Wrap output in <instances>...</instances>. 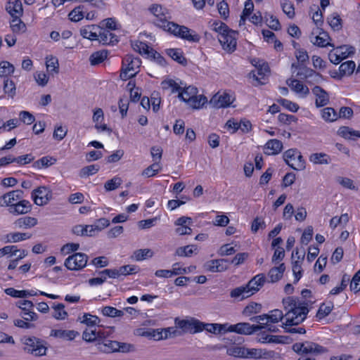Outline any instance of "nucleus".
<instances>
[{
  "mask_svg": "<svg viewBox=\"0 0 360 360\" xmlns=\"http://www.w3.org/2000/svg\"><path fill=\"white\" fill-rule=\"evenodd\" d=\"M284 309L286 311L285 314L286 331L290 333L304 334L306 330L304 328H295L302 323L309 313L308 304L295 297H288L283 299Z\"/></svg>",
  "mask_w": 360,
  "mask_h": 360,
  "instance_id": "obj_1",
  "label": "nucleus"
},
{
  "mask_svg": "<svg viewBox=\"0 0 360 360\" xmlns=\"http://www.w3.org/2000/svg\"><path fill=\"white\" fill-rule=\"evenodd\" d=\"M198 90L194 86L182 88L178 98L185 102L193 109H200L207 102V98L203 95H198Z\"/></svg>",
  "mask_w": 360,
  "mask_h": 360,
  "instance_id": "obj_2",
  "label": "nucleus"
},
{
  "mask_svg": "<svg viewBox=\"0 0 360 360\" xmlns=\"http://www.w3.org/2000/svg\"><path fill=\"white\" fill-rule=\"evenodd\" d=\"M141 61L139 58L133 55H127L122 60V66L120 72V78L122 80L129 79L136 75L139 72Z\"/></svg>",
  "mask_w": 360,
  "mask_h": 360,
  "instance_id": "obj_3",
  "label": "nucleus"
},
{
  "mask_svg": "<svg viewBox=\"0 0 360 360\" xmlns=\"http://www.w3.org/2000/svg\"><path fill=\"white\" fill-rule=\"evenodd\" d=\"M25 347L23 350L36 357H40L46 355L47 347L46 342L37 337L24 338L23 342Z\"/></svg>",
  "mask_w": 360,
  "mask_h": 360,
  "instance_id": "obj_4",
  "label": "nucleus"
},
{
  "mask_svg": "<svg viewBox=\"0 0 360 360\" xmlns=\"http://www.w3.org/2000/svg\"><path fill=\"white\" fill-rule=\"evenodd\" d=\"M149 12L155 17L153 23L164 30H167L169 25L173 22H169V20L171 18L169 13L166 8H164L162 5L154 4L148 8Z\"/></svg>",
  "mask_w": 360,
  "mask_h": 360,
  "instance_id": "obj_5",
  "label": "nucleus"
},
{
  "mask_svg": "<svg viewBox=\"0 0 360 360\" xmlns=\"http://www.w3.org/2000/svg\"><path fill=\"white\" fill-rule=\"evenodd\" d=\"M168 25H169V27L167 28V31L176 37H180L189 42L195 43L198 42L200 39V35L197 34L195 31L192 30L186 26L179 25L174 22L169 24Z\"/></svg>",
  "mask_w": 360,
  "mask_h": 360,
  "instance_id": "obj_6",
  "label": "nucleus"
},
{
  "mask_svg": "<svg viewBox=\"0 0 360 360\" xmlns=\"http://www.w3.org/2000/svg\"><path fill=\"white\" fill-rule=\"evenodd\" d=\"M292 349L295 352L302 354H310L312 355H320L327 352V349L313 342L305 341L297 342L293 345Z\"/></svg>",
  "mask_w": 360,
  "mask_h": 360,
  "instance_id": "obj_7",
  "label": "nucleus"
},
{
  "mask_svg": "<svg viewBox=\"0 0 360 360\" xmlns=\"http://www.w3.org/2000/svg\"><path fill=\"white\" fill-rule=\"evenodd\" d=\"M174 323L176 327L181 328L184 333L195 334L202 331L203 322L195 318L180 319L176 318Z\"/></svg>",
  "mask_w": 360,
  "mask_h": 360,
  "instance_id": "obj_8",
  "label": "nucleus"
},
{
  "mask_svg": "<svg viewBox=\"0 0 360 360\" xmlns=\"http://www.w3.org/2000/svg\"><path fill=\"white\" fill-rule=\"evenodd\" d=\"M284 160L295 170L300 171L305 168V161L301 153L296 149H289L284 153Z\"/></svg>",
  "mask_w": 360,
  "mask_h": 360,
  "instance_id": "obj_9",
  "label": "nucleus"
},
{
  "mask_svg": "<svg viewBox=\"0 0 360 360\" xmlns=\"http://www.w3.org/2000/svg\"><path fill=\"white\" fill-rule=\"evenodd\" d=\"M88 256L82 252L74 253L65 260V266L71 271H78L86 266Z\"/></svg>",
  "mask_w": 360,
  "mask_h": 360,
  "instance_id": "obj_10",
  "label": "nucleus"
},
{
  "mask_svg": "<svg viewBox=\"0 0 360 360\" xmlns=\"http://www.w3.org/2000/svg\"><path fill=\"white\" fill-rule=\"evenodd\" d=\"M32 198L37 205L43 206L52 198V192L46 186H39L32 191Z\"/></svg>",
  "mask_w": 360,
  "mask_h": 360,
  "instance_id": "obj_11",
  "label": "nucleus"
},
{
  "mask_svg": "<svg viewBox=\"0 0 360 360\" xmlns=\"http://www.w3.org/2000/svg\"><path fill=\"white\" fill-rule=\"evenodd\" d=\"M237 35V32L229 30L225 34L218 36V39L224 50L233 52L236 48Z\"/></svg>",
  "mask_w": 360,
  "mask_h": 360,
  "instance_id": "obj_12",
  "label": "nucleus"
},
{
  "mask_svg": "<svg viewBox=\"0 0 360 360\" xmlns=\"http://www.w3.org/2000/svg\"><path fill=\"white\" fill-rule=\"evenodd\" d=\"M17 306L22 309L20 316L25 321H36L38 315L32 311L34 304L30 300H20L17 302Z\"/></svg>",
  "mask_w": 360,
  "mask_h": 360,
  "instance_id": "obj_13",
  "label": "nucleus"
},
{
  "mask_svg": "<svg viewBox=\"0 0 360 360\" xmlns=\"http://www.w3.org/2000/svg\"><path fill=\"white\" fill-rule=\"evenodd\" d=\"M23 197V191L15 190L8 192L0 197V205L6 206L11 208L15 205Z\"/></svg>",
  "mask_w": 360,
  "mask_h": 360,
  "instance_id": "obj_14",
  "label": "nucleus"
},
{
  "mask_svg": "<svg viewBox=\"0 0 360 360\" xmlns=\"http://www.w3.org/2000/svg\"><path fill=\"white\" fill-rule=\"evenodd\" d=\"M265 326L250 325L249 323L242 322L233 325L230 328V332H234L241 335H251L255 332L259 331Z\"/></svg>",
  "mask_w": 360,
  "mask_h": 360,
  "instance_id": "obj_15",
  "label": "nucleus"
},
{
  "mask_svg": "<svg viewBox=\"0 0 360 360\" xmlns=\"http://www.w3.org/2000/svg\"><path fill=\"white\" fill-rule=\"evenodd\" d=\"M229 260L226 259H218L207 261L203 265L205 271L212 273L223 272L228 269Z\"/></svg>",
  "mask_w": 360,
  "mask_h": 360,
  "instance_id": "obj_16",
  "label": "nucleus"
},
{
  "mask_svg": "<svg viewBox=\"0 0 360 360\" xmlns=\"http://www.w3.org/2000/svg\"><path fill=\"white\" fill-rule=\"evenodd\" d=\"M310 41L314 45H316L320 47H326V46H332L334 47L333 44L327 41L328 39H330V37L327 32L319 30V28L316 29V31H313L309 36Z\"/></svg>",
  "mask_w": 360,
  "mask_h": 360,
  "instance_id": "obj_17",
  "label": "nucleus"
},
{
  "mask_svg": "<svg viewBox=\"0 0 360 360\" xmlns=\"http://www.w3.org/2000/svg\"><path fill=\"white\" fill-rule=\"evenodd\" d=\"M312 93L316 97L315 105L317 108L326 106L329 103V94L322 87L315 86L312 89Z\"/></svg>",
  "mask_w": 360,
  "mask_h": 360,
  "instance_id": "obj_18",
  "label": "nucleus"
},
{
  "mask_svg": "<svg viewBox=\"0 0 360 360\" xmlns=\"http://www.w3.org/2000/svg\"><path fill=\"white\" fill-rule=\"evenodd\" d=\"M232 102L231 96L227 93L217 94L210 100V103L216 108H227Z\"/></svg>",
  "mask_w": 360,
  "mask_h": 360,
  "instance_id": "obj_19",
  "label": "nucleus"
},
{
  "mask_svg": "<svg viewBox=\"0 0 360 360\" xmlns=\"http://www.w3.org/2000/svg\"><path fill=\"white\" fill-rule=\"evenodd\" d=\"M32 209L31 203L26 200H20L15 205L8 208L9 213L14 215L24 214L30 212Z\"/></svg>",
  "mask_w": 360,
  "mask_h": 360,
  "instance_id": "obj_20",
  "label": "nucleus"
},
{
  "mask_svg": "<svg viewBox=\"0 0 360 360\" xmlns=\"http://www.w3.org/2000/svg\"><path fill=\"white\" fill-rule=\"evenodd\" d=\"M265 281L264 275L259 274L252 278L248 284L245 285V287L249 291V293H251V295H252L264 285Z\"/></svg>",
  "mask_w": 360,
  "mask_h": 360,
  "instance_id": "obj_21",
  "label": "nucleus"
},
{
  "mask_svg": "<svg viewBox=\"0 0 360 360\" xmlns=\"http://www.w3.org/2000/svg\"><path fill=\"white\" fill-rule=\"evenodd\" d=\"M6 10L13 18L20 17L23 13L22 5L20 0H9Z\"/></svg>",
  "mask_w": 360,
  "mask_h": 360,
  "instance_id": "obj_22",
  "label": "nucleus"
},
{
  "mask_svg": "<svg viewBox=\"0 0 360 360\" xmlns=\"http://www.w3.org/2000/svg\"><path fill=\"white\" fill-rule=\"evenodd\" d=\"M98 40L103 44H114L118 41V37L110 30L100 27Z\"/></svg>",
  "mask_w": 360,
  "mask_h": 360,
  "instance_id": "obj_23",
  "label": "nucleus"
},
{
  "mask_svg": "<svg viewBox=\"0 0 360 360\" xmlns=\"http://www.w3.org/2000/svg\"><path fill=\"white\" fill-rule=\"evenodd\" d=\"M269 72V68L266 63L262 64V65L257 69V71H251L250 77L255 79L258 84H264L265 82L262 81Z\"/></svg>",
  "mask_w": 360,
  "mask_h": 360,
  "instance_id": "obj_24",
  "label": "nucleus"
},
{
  "mask_svg": "<svg viewBox=\"0 0 360 360\" xmlns=\"http://www.w3.org/2000/svg\"><path fill=\"white\" fill-rule=\"evenodd\" d=\"M287 84L292 91L300 94L302 97H306L309 94V88L297 79H289Z\"/></svg>",
  "mask_w": 360,
  "mask_h": 360,
  "instance_id": "obj_25",
  "label": "nucleus"
},
{
  "mask_svg": "<svg viewBox=\"0 0 360 360\" xmlns=\"http://www.w3.org/2000/svg\"><path fill=\"white\" fill-rule=\"evenodd\" d=\"M99 29L100 27H98L95 25L84 26L81 28L80 34L84 38L90 39L91 41L98 40V34H97L96 30Z\"/></svg>",
  "mask_w": 360,
  "mask_h": 360,
  "instance_id": "obj_26",
  "label": "nucleus"
},
{
  "mask_svg": "<svg viewBox=\"0 0 360 360\" xmlns=\"http://www.w3.org/2000/svg\"><path fill=\"white\" fill-rule=\"evenodd\" d=\"M37 224V219L32 217H25L16 219L13 225L18 229H29L34 227Z\"/></svg>",
  "mask_w": 360,
  "mask_h": 360,
  "instance_id": "obj_27",
  "label": "nucleus"
},
{
  "mask_svg": "<svg viewBox=\"0 0 360 360\" xmlns=\"http://www.w3.org/2000/svg\"><path fill=\"white\" fill-rule=\"evenodd\" d=\"M283 148V143L278 139H271L265 145L266 153L269 155L279 153Z\"/></svg>",
  "mask_w": 360,
  "mask_h": 360,
  "instance_id": "obj_28",
  "label": "nucleus"
},
{
  "mask_svg": "<svg viewBox=\"0 0 360 360\" xmlns=\"http://www.w3.org/2000/svg\"><path fill=\"white\" fill-rule=\"evenodd\" d=\"M166 53L174 61L185 66L187 65V60L184 56V53L180 49H168Z\"/></svg>",
  "mask_w": 360,
  "mask_h": 360,
  "instance_id": "obj_29",
  "label": "nucleus"
},
{
  "mask_svg": "<svg viewBox=\"0 0 360 360\" xmlns=\"http://www.w3.org/2000/svg\"><path fill=\"white\" fill-rule=\"evenodd\" d=\"M96 229L94 225H76L72 228V233L77 236H92L94 235Z\"/></svg>",
  "mask_w": 360,
  "mask_h": 360,
  "instance_id": "obj_30",
  "label": "nucleus"
},
{
  "mask_svg": "<svg viewBox=\"0 0 360 360\" xmlns=\"http://www.w3.org/2000/svg\"><path fill=\"white\" fill-rule=\"evenodd\" d=\"M117 346L118 342L115 340H107L98 343V349L104 353L116 352L119 349Z\"/></svg>",
  "mask_w": 360,
  "mask_h": 360,
  "instance_id": "obj_31",
  "label": "nucleus"
},
{
  "mask_svg": "<svg viewBox=\"0 0 360 360\" xmlns=\"http://www.w3.org/2000/svg\"><path fill=\"white\" fill-rule=\"evenodd\" d=\"M79 333L73 330H52L51 331V336L65 339L68 340H74Z\"/></svg>",
  "mask_w": 360,
  "mask_h": 360,
  "instance_id": "obj_32",
  "label": "nucleus"
},
{
  "mask_svg": "<svg viewBox=\"0 0 360 360\" xmlns=\"http://www.w3.org/2000/svg\"><path fill=\"white\" fill-rule=\"evenodd\" d=\"M285 270V266L284 263L280 264L278 266L271 268L268 274L271 282L275 283L279 281L283 277Z\"/></svg>",
  "mask_w": 360,
  "mask_h": 360,
  "instance_id": "obj_33",
  "label": "nucleus"
},
{
  "mask_svg": "<svg viewBox=\"0 0 360 360\" xmlns=\"http://www.w3.org/2000/svg\"><path fill=\"white\" fill-rule=\"evenodd\" d=\"M31 234L27 233H10L5 236V242L6 243H18L30 238Z\"/></svg>",
  "mask_w": 360,
  "mask_h": 360,
  "instance_id": "obj_34",
  "label": "nucleus"
},
{
  "mask_svg": "<svg viewBox=\"0 0 360 360\" xmlns=\"http://www.w3.org/2000/svg\"><path fill=\"white\" fill-rule=\"evenodd\" d=\"M230 296L237 300H243L250 297L251 293H249L245 285H244L233 289L230 292Z\"/></svg>",
  "mask_w": 360,
  "mask_h": 360,
  "instance_id": "obj_35",
  "label": "nucleus"
},
{
  "mask_svg": "<svg viewBox=\"0 0 360 360\" xmlns=\"http://www.w3.org/2000/svg\"><path fill=\"white\" fill-rule=\"evenodd\" d=\"M304 252L302 255V256H298V259L292 262V272L295 276L294 283H297L302 276V261L304 259Z\"/></svg>",
  "mask_w": 360,
  "mask_h": 360,
  "instance_id": "obj_36",
  "label": "nucleus"
},
{
  "mask_svg": "<svg viewBox=\"0 0 360 360\" xmlns=\"http://www.w3.org/2000/svg\"><path fill=\"white\" fill-rule=\"evenodd\" d=\"M309 160L316 165H328L330 162V157L323 153H315L310 155Z\"/></svg>",
  "mask_w": 360,
  "mask_h": 360,
  "instance_id": "obj_37",
  "label": "nucleus"
},
{
  "mask_svg": "<svg viewBox=\"0 0 360 360\" xmlns=\"http://www.w3.org/2000/svg\"><path fill=\"white\" fill-rule=\"evenodd\" d=\"M5 292L13 297H20L24 298L28 296H34L37 295V292H34L32 290H18L14 289L13 288H8L5 290Z\"/></svg>",
  "mask_w": 360,
  "mask_h": 360,
  "instance_id": "obj_38",
  "label": "nucleus"
},
{
  "mask_svg": "<svg viewBox=\"0 0 360 360\" xmlns=\"http://www.w3.org/2000/svg\"><path fill=\"white\" fill-rule=\"evenodd\" d=\"M328 22L333 30L339 31L342 29V19L338 13H333L328 17Z\"/></svg>",
  "mask_w": 360,
  "mask_h": 360,
  "instance_id": "obj_39",
  "label": "nucleus"
},
{
  "mask_svg": "<svg viewBox=\"0 0 360 360\" xmlns=\"http://www.w3.org/2000/svg\"><path fill=\"white\" fill-rule=\"evenodd\" d=\"M338 134L340 136L347 139H351L352 136L360 138V131H355L352 128L345 126L340 127L338 131Z\"/></svg>",
  "mask_w": 360,
  "mask_h": 360,
  "instance_id": "obj_40",
  "label": "nucleus"
},
{
  "mask_svg": "<svg viewBox=\"0 0 360 360\" xmlns=\"http://www.w3.org/2000/svg\"><path fill=\"white\" fill-rule=\"evenodd\" d=\"M198 250L195 245H189L178 248L176 250L175 255L179 257H191L193 252Z\"/></svg>",
  "mask_w": 360,
  "mask_h": 360,
  "instance_id": "obj_41",
  "label": "nucleus"
},
{
  "mask_svg": "<svg viewBox=\"0 0 360 360\" xmlns=\"http://www.w3.org/2000/svg\"><path fill=\"white\" fill-rule=\"evenodd\" d=\"M11 28L14 33H22L26 30V25L20 17H13L11 21Z\"/></svg>",
  "mask_w": 360,
  "mask_h": 360,
  "instance_id": "obj_42",
  "label": "nucleus"
},
{
  "mask_svg": "<svg viewBox=\"0 0 360 360\" xmlns=\"http://www.w3.org/2000/svg\"><path fill=\"white\" fill-rule=\"evenodd\" d=\"M322 118L326 122H334L338 119L337 112L330 107L325 108L322 110Z\"/></svg>",
  "mask_w": 360,
  "mask_h": 360,
  "instance_id": "obj_43",
  "label": "nucleus"
},
{
  "mask_svg": "<svg viewBox=\"0 0 360 360\" xmlns=\"http://www.w3.org/2000/svg\"><path fill=\"white\" fill-rule=\"evenodd\" d=\"M52 308L54 310L53 317L57 320H64L68 316V312L65 310V305L62 303L53 305Z\"/></svg>",
  "mask_w": 360,
  "mask_h": 360,
  "instance_id": "obj_44",
  "label": "nucleus"
},
{
  "mask_svg": "<svg viewBox=\"0 0 360 360\" xmlns=\"http://www.w3.org/2000/svg\"><path fill=\"white\" fill-rule=\"evenodd\" d=\"M179 335V332L174 327H168L158 332V340H165L169 338H174Z\"/></svg>",
  "mask_w": 360,
  "mask_h": 360,
  "instance_id": "obj_45",
  "label": "nucleus"
},
{
  "mask_svg": "<svg viewBox=\"0 0 360 360\" xmlns=\"http://www.w3.org/2000/svg\"><path fill=\"white\" fill-rule=\"evenodd\" d=\"M153 256V252L150 249H139L134 252L132 257L136 261H141L146 258Z\"/></svg>",
  "mask_w": 360,
  "mask_h": 360,
  "instance_id": "obj_46",
  "label": "nucleus"
},
{
  "mask_svg": "<svg viewBox=\"0 0 360 360\" xmlns=\"http://www.w3.org/2000/svg\"><path fill=\"white\" fill-rule=\"evenodd\" d=\"M299 69V71L297 73V76L301 79H305L308 77L313 75L315 72L309 68H307L305 66H302V65H296L295 63L292 64V68Z\"/></svg>",
  "mask_w": 360,
  "mask_h": 360,
  "instance_id": "obj_47",
  "label": "nucleus"
},
{
  "mask_svg": "<svg viewBox=\"0 0 360 360\" xmlns=\"http://www.w3.org/2000/svg\"><path fill=\"white\" fill-rule=\"evenodd\" d=\"M107 58V51H101L93 53L89 58L91 65H96L102 62Z\"/></svg>",
  "mask_w": 360,
  "mask_h": 360,
  "instance_id": "obj_48",
  "label": "nucleus"
},
{
  "mask_svg": "<svg viewBox=\"0 0 360 360\" xmlns=\"http://www.w3.org/2000/svg\"><path fill=\"white\" fill-rule=\"evenodd\" d=\"M46 65L47 71L50 73H52L53 72L54 73H58L59 71V64L58 60L56 57H53L51 56L49 58H46Z\"/></svg>",
  "mask_w": 360,
  "mask_h": 360,
  "instance_id": "obj_49",
  "label": "nucleus"
},
{
  "mask_svg": "<svg viewBox=\"0 0 360 360\" xmlns=\"http://www.w3.org/2000/svg\"><path fill=\"white\" fill-rule=\"evenodd\" d=\"M355 67V63L352 60H349L342 63L339 68V70L343 75H349L353 73Z\"/></svg>",
  "mask_w": 360,
  "mask_h": 360,
  "instance_id": "obj_50",
  "label": "nucleus"
},
{
  "mask_svg": "<svg viewBox=\"0 0 360 360\" xmlns=\"http://www.w3.org/2000/svg\"><path fill=\"white\" fill-rule=\"evenodd\" d=\"M266 352L262 349H248L245 348V358L259 359L265 357Z\"/></svg>",
  "mask_w": 360,
  "mask_h": 360,
  "instance_id": "obj_51",
  "label": "nucleus"
},
{
  "mask_svg": "<svg viewBox=\"0 0 360 360\" xmlns=\"http://www.w3.org/2000/svg\"><path fill=\"white\" fill-rule=\"evenodd\" d=\"M161 169L160 162H155L151 165L148 166L142 172V175L146 177H151L156 175Z\"/></svg>",
  "mask_w": 360,
  "mask_h": 360,
  "instance_id": "obj_52",
  "label": "nucleus"
},
{
  "mask_svg": "<svg viewBox=\"0 0 360 360\" xmlns=\"http://www.w3.org/2000/svg\"><path fill=\"white\" fill-rule=\"evenodd\" d=\"M102 314L109 317H120L124 315V311L119 310L113 307L106 306L102 309Z\"/></svg>",
  "mask_w": 360,
  "mask_h": 360,
  "instance_id": "obj_53",
  "label": "nucleus"
},
{
  "mask_svg": "<svg viewBox=\"0 0 360 360\" xmlns=\"http://www.w3.org/2000/svg\"><path fill=\"white\" fill-rule=\"evenodd\" d=\"M122 183L120 177L116 176L112 179L107 181L104 184V188L107 191H111L119 188Z\"/></svg>",
  "mask_w": 360,
  "mask_h": 360,
  "instance_id": "obj_54",
  "label": "nucleus"
},
{
  "mask_svg": "<svg viewBox=\"0 0 360 360\" xmlns=\"http://www.w3.org/2000/svg\"><path fill=\"white\" fill-rule=\"evenodd\" d=\"M226 353L234 357L245 358V347L234 345L228 348Z\"/></svg>",
  "mask_w": 360,
  "mask_h": 360,
  "instance_id": "obj_55",
  "label": "nucleus"
},
{
  "mask_svg": "<svg viewBox=\"0 0 360 360\" xmlns=\"http://www.w3.org/2000/svg\"><path fill=\"white\" fill-rule=\"evenodd\" d=\"M84 6H79L75 8L68 15L69 18L74 22H78L84 18Z\"/></svg>",
  "mask_w": 360,
  "mask_h": 360,
  "instance_id": "obj_56",
  "label": "nucleus"
},
{
  "mask_svg": "<svg viewBox=\"0 0 360 360\" xmlns=\"http://www.w3.org/2000/svg\"><path fill=\"white\" fill-rule=\"evenodd\" d=\"M161 85L164 89H168L170 88L172 89V93H179L182 89V87H181L174 80L171 79L162 81Z\"/></svg>",
  "mask_w": 360,
  "mask_h": 360,
  "instance_id": "obj_57",
  "label": "nucleus"
},
{
  "mask_svg": "<svg viewBox=\"0 0 360 360\" xmlns=\"http://www.w3.org/2000/svg\"><path fill=\"white\" fill-rule=\"evenodd\" d=\"M14 66L8 61L0 63V77H6L14 72Z\"/></svg>",
  "mask_w": 360,
  "mask_h": 360,
  "instance_id": "obj_58",
  "label": "nucleus"
},
{
  "mask_svg": "<svg viewBox=\"0 0 360 360\" xmlns=\"http://www.w3.org/2000/svg\"><path fill=\"white\" fill-rule=\"evenodd\" d=\"M266 22L268 26L274 30H279L281 28V24L278 18L271 14L265 15Z\"/></svg>",
  "mask_w": 360,
  "mask_h": 360,
  "instance_id": "obj_59",
  "label": "nucleus"
},
{
  "mask_svg": "<svg viewBox=\"0 0 360 360\" xmlns=\"http://www.w3.org/2000/svg\"><path fill=\"white\" fill-rule=\"evenodd\" d=\"M100 169L99 165H91L86 167H83L80 170L79 176L81 177L89 176L90 175H93L98 172Z\"/></svg>",
  "mask_w": 360,
  "mask_h": 360,
  "instance_id": "obj_60",
  "label": "nucleus"
},
{
  "mask_svg": "<svg viewBox=\"0 0 360 360\" xmlns=\"http://www.w3.org/2000/svg\"><path fill=\"white\" fill-rule=\"evenodd\" d=\"M54 162H56V159L46 156L34 162L33 167L37 169H41L43 167H47L53 165Z\"/></svg>",
  "mask_w": 360,
  "mask_h": 360,
  "instance_id": "obj_61",
  "label": "nucleus"
},
{
  "mask_svg": "<svg viewBox=\"0 0 360 360\" xmlns=\"http://www.w3.org/2000/svg\"><path fill=\"white\" fill-rule=\"evenodd\" d=\"M99 337V333L96 329L88 328L86 329L83 334L82 338L86 342H93L97 340Z\"/></svg>",
  "mask_w": 360,
  "mask_h": 360,
  "instance_id": "obj_62",
  "label": "nucleus"
},
{
  "mask_svg": "<svg viewBox=\"0 0 360 360\" xmlns=\"http://www.w3.org/2000/svg\"><path fill=\"white\" fill-rule=\"evenodd\" d=\"M4 91L5 94L13 98L15 95V83L8 79L4 80Z\"/></svg>",
  "mask_w": 360,
  "mask_h": 360,
  "instance_id": "obj_63",
  "label": "nucleus"
},
{
  "mask_svg": "<svg viewBox=\"0 0 360 360\" xmlns=\"http://www.w3.org/2000/svg\"><path fill=\"white\" fill-rule=\"evenodd\" d=\"M350 289L355 293L360 291V270L353 276L350 283Z\"/></svg>",
  "mask_w": 360,
  "mask_h": 360,
  "instance_id": "obj_64",
  "label": "nucleus"
}]
</instances>
